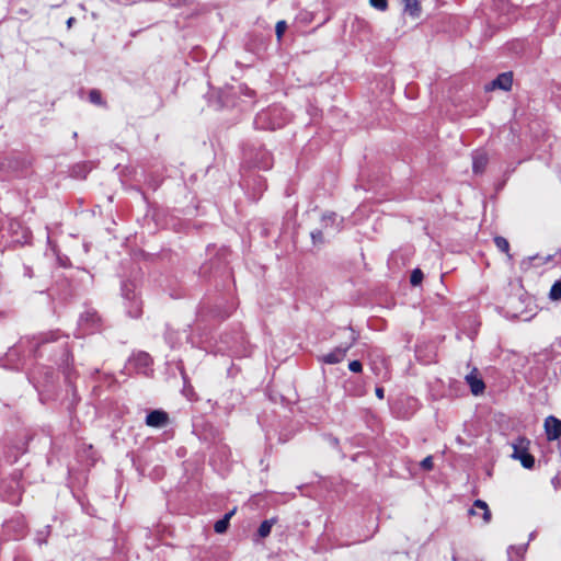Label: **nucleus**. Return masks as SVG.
<instances>
[{"label":"nucleus","instance_id":"f257e3e1","mask_svg":"<svg viewBox=\"0 0 561 561\" xmlns=\"http://www.w3.org/2000/svg\"><path fill=\"white\" fill-rule=\"evenodd\" d=\"M122 295L127 314L131 318L140 317L142 305L136 293V285L131 282L124 283L122 286Z\"/></svg>","mask_w":561,"mask_h":561},{"label":"nucleus","instance_id":"f03ea898","mask_svg":"<svg viewBox=\"0 0 561 561\" xmlns=\"http://www.w3.org/2000/svg\"><path fill=\"white\" fill-rule=\"evenodd\" d=\"M344 333L346 335V341L340 344L332 352L325 354L322 360L325 364H337L342 362L347 353V351L354 345L357 340V334L352 329H344Z\"/></svg>","mask_w":561,"mask_h":561},{"label":"nucleus","instance_id":"7ed1b4c3","mask_svg":"<svg viewBox=\"0 0 561 561\" xmlns=\"http://www.w3.org/2000/svg\"><path fill=\"white\" fill-rule=\"evenodd\" d=\"M529 442L526 438H518L513 444L514 453L513 458L518 459L522 466L526 469H531L535 465V458L527 453V445Z\"/></svg>","mask_w":561,"mask_h":561},{"label":"nucleus","instance_id":"20e7f679","mask_svg":"<svg viewBox=\"0 0 561 561\" xmlns=\"http://www.w3.org/2000/svg\"><path fill=\"white\" fill-rule=\"evenodd\" d=\"M545 432L548 440H556L561 436V421L552 415L545 420Z\"/></svg>","mask_w":561,"mask_h":561},{"label":"nucleus","instance_id":"39448f33","mask_svg":"<svg viewBox=\"0 0 561 561\" xmlns=\"http://www.w3.org/2000/svg\"><path fill=\"white\" fill-rule=\"evenodd\" d=\"M169 422V415L164 411L154 410L146 416V424L150 427H163Z\"/></svg>","mask_w":561,"mask_h":561},{"label":"nucleus","instance_id":"423d86ee","mask_svg":"<svg viewBox=\"0 0 561 561\" xmlns=\"http://www.w3.org/2000/svg\"><path fill=\"white\" fill-rule=\"evenodd\" d=\"M151 363H152V359H151L150 355L145 352H139V353L135 354L129 360L130 365H134L138 371L144 373V374L147 373V368L150 367Z\"/></svg>","mask_w":561,"mask_h":561},{"label":"nucleus","instance_id":"0eeeda50","mask_svg":"<svg viewBox=\"0 0 561 561\" xmlns=\"http://www.w3.org/2000/svg\"><path fill=\"white\" fill-rule=\"evenodd\" d=\"M469 514L472 516H481L485 524L491 520V512L488 504L482 500L474 501L472 507L469 510Z\"/></svg>","mask_w":561,"mask_h":561},{"label":"nucleus","instance_id":"6e6552de","mask_svg":"<svg viewBox=\"0 0 561 561\" xmlns=\"http://www.w3.org/2000/svg\"><path fill=\"white\" fill-rule=\"evenodd\" d=\"M466 381L470 386L471 392L474 396L483 392L485 386L483 380L478 377L476 368L466 376Z\"/></svg>","mask_w":561,"mask_h":561},{"label":"nucleus","instance_id":"1a4fd4ad","mask_svg":"<svg viewBox=\"0 0 561 561\" xmlns=\"http://www.w3.org/2000/svg\"><path fill=\"white\" fill-rule=\"evenodd\" d=\"M513 83V76L511 72H504L497 76L496 79H494L491 82V89H501L504 91H508L512 88Z\"/></svg>","mask_w":561,"mask_h":561},{"label":"nucleus","instance_id":"9d476101","mask_svg":"<svg viewBox=\"0 0 561 561\" xmlns=\"http://www.w3.org/2000/svg\"><path fill=\"white\" fill-rule=\"evenodd\" d=\"M488 156L484 152H476L472 157V170L476 174H481L486 164H488Z\"/></svg>","mask_w":561,"mask_h":561},{"label":"nucleus","instance_id":"9b49d317","mask_svg":"<svg viewBox=\"0 0 561 561\" xmlns=\"http://www.w3.org/2000/svg\"><path fill=\"white\" fill-rule=\"evenodd\" d=\"M403 9L407 14L416 19L421 15V4L419 0H402Z\"/></svg>","mask_w":561,"mask_h":561},{"label":"nucleus","instance_id":"f8f14e48","mask_svg":"<svg viewBox=\"0 0 561 561\" xmlns=\"http://www.w3.org/2000/svg\"><path fill=\"white\" fill-rule=\"evenodd\" d=\"M526 549V545L511 546L507 549L508 561H523Z\"/></svg>","mask_w":561,"mask_h":561},{"label":"nucleus","instance_id":"ddd939ff","mask_svg":"<svg viewBox=\"0 0 561 561\" xmlns=\"http://www.w3.org/2000/svg\"><path fill=\"white\" fill-rule=\"evenodd\" d=\"M236 510H232L230 511L229 513H227L224 518L217 520L214 525V529L217 534H224L228 526H229V520L230 518L232 517V515L234 514Z\"/></svg>","mask_w":561,"mask_h":561},{"label":"nucleus","instance_id":"4468645a","mask_svg":"<svg viewBox=\"0 0 561 561\" xmlns=\"http://www.w3.org/2000/svg\"><path fill=\"white\" fill-rule=\"evenodd\" d=\"M275 524V518L266 519L262 522L257 529V534L261 538H266L272 530L273 525Z\"/></svg>","mask_w":561,"mask_h":561},{"label":"nucleus","instance_id":"2eb2a0df","mask_svg":"<svg viewBox=\"0 0 561 561\" xmlns=\"http://www.w3.org/2000/svg\"><path fill=\"white\" fill-rule=\"evenodd\" d=\"M98 321L99 318L95 312H87L81 317L80 325H82L84 329H88V322H91V324L94 325Z\"/></svg>","mask_w":561,"mask_h":561},{"label":"nucleus","instance_id":"dca6fc26","mask_svg":"<svg viewBox=\"0 0 561 561\" xmlns=\"http://www.w3.org/2000/svg\"><path fill=\"white\" fill-rule=\"evenodd\" d=\"M494 243L500 251L508 254L510 243L504 237H495Z\"/></svg>","mask_w":561,"mask_h":561},{"label":"nucleus","instance_id":"f3484780","mask_svg":"<svg viewBox=\"0 0 561 561\" xmlns=\"http://www.w3.org/2000/svg\"><path fill=\"white\" fill-rule=\"evenodd\" d=\"M549 297L552 300H560L561 299V280H558V282H556L552 285V287L550 289Z\"/></svg>","mask_w":561,"mask_h":561},{"label":"nucleus","instance_id":"a211bd4d","mask_svg":"<svg viewBox=\"0 0 561 561\" xmlns=\"http://www.w3.org/2000/svg\"><path fill=\"white\" fill-rule=\"evenodd\" d=\"M423 279V273L421 270L416 268L412 272L410 282L413 286L419 285Z\"/></svg>","mask_w":561,"mask_h":561},{"label":"nucleus","instance_id":"6ab92c4d","mask_svg":"<svg viewBox=\"0 0 561 561\" xmlns=\"http://www.w3.org/2000/svg\"><path fill=\"white\" fill-rule=\"evenodd\" d=\"M369 3L371 7L379 11H386L388 8V1L387 0H369Z\"/></svg>","mask_w":561,"mask_h":561},{"label":"nucleus","instance_id":"aec40b11","mask_svg":"<svg viewBox=\"0 0 561 561\" xmlns=\"http://www.w3.org/2000/svg\"><path fill=\"white\" fill-rule=\"evenodd\" d=\"M287 28V24L285 21H278L276 23V26H275V33H276V36L278 38V41L282 38V36L284 35L285 31Z\"/></svg>","mask_w":561,"mask_h":561},{"label":"nucleus","instance_id":"412c9836","mask_svg":"<svg viewBox=\"0 0 561 561\" xmlns=\"http://www.w3.org/2000/svg\"><path fill=\"white\" fill-rule=\"evenodd\" d=\"M89 99L92 103L101 105L102 104V96L100 91L98 90H91L89 93Z\"/></svg>","mask_w":561,"mask_h":561},{"label":"nucleus","instance_id":"4be33fe9","mask_svg":"<svg viewBox=\"0 0 561 561\" xmlns=\"http://www.w3.org/2000/svg\"><path fill=\"white\" fill-rule=\"evenodd\" d=\"M421 468L423 470H426V471H430L433 469L434 467V462H433V457L432 456H427L425 457L422 461H421Z\"/></svg>","mask_w":561,"mask_h":561},{"label":"nucleus","instance_id":"5701e85b","mask_svg":"<svg viewBox=\"0 0 561 561\" xmlns=\"http://www.w3.org/2000/svg\"><path fill=\"white\" fill-rule=\"evenodd\" d=\"M348 368L353 373H360L363 369L362 363L359 360H352L348 364Z\"/></svg>","mask_w":561,"mask_h":561},{"label":"nucleus","instance_id":"b1692460","mask_svg":"<svg viewBox=\"0 0 561 561\" xmlns=\"http://www.w3.org/2000/svg\"><path fill=\"white\" fill-rule=\"evenodd\" d=\"M311 238L313 240V243L322 242L323 240V233L321 230H314L311 232Z\"/></svg>","mask_w":561,"mask_h":561},{"label":"nucleus","instance_id":"393cba45","mask_svg":"<svg viewBox=\"0 0 561 561\" xmlns=\"http://www.w3.org/2000/svg\"><path fill=\"white\" fill-rule=\"evenodd\" d=\"M335 217H336V215L334 213L325 214V215H323L322 220L323 221H327V220H332L333 221L335 219Z\"/></svg>","mask_w":561,"mask_h":561},{"label":"nucleus","instance_id":"a878e982","mask_svg":"<svg viewBox=\"0 0 561 561\" xmlns=\"http://www.w3.org/2000/svg\"><path fill=\"white\" fill-rule=\"evenodd\" d=\"M376 396L379 398V399H383L385 397V392H383V389L381 387H377L376 390Z\"/></svg>","mask_w":561,"mask_h":561},{"label":"nucleus","instance_id":"bb28decb","mask_svg":"<svg viewBox=\"0 0 561 561\" xmlns=\"http://www.w3.org/2000/svg\"><path fill=\"white\" fill-rule=\"evenodd\" d=\"M75 18H69L68 21H67V26L68 28H70L72 26V24L75 23Z\"/></svg>","mask_w":561,"mask_h":561},{"label":"nucleus","instance_id":"cd10ccee","mask_svg":"<svg viewBox=\"0 0 561 561\" xmlns=\"http://www.w3.org/2000/svg\"><path fill=\"white\" fill-rule=\"evenodd\" d=\"M265 116H266V114H265V113L260 114V115H259V117H257V122H259V121H261V119H264V118H265Z\"/></svg>","mask_w":561,"mask_h":561}]
</instances>
